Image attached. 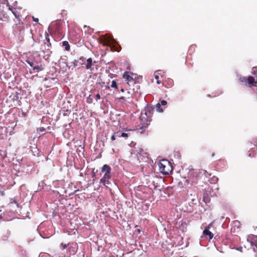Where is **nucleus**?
I'll list each match as a JSON object with an SVG mask.
<instances>
[{
	"mask_svg": "<svg viewBox=\"0 0 257 257\" xmlns=\"http://www.w3.org/2000/svg\"><path fill=\"white\" fill-rule=\"evenodd\" d=\"M153 112L154 108L151 106H147L142 110L139 118L140 130H143L148 126L152 121Z\"/></svg>",
	"mask_w": 257,
	"mask_h": 257,
	"instance_id": "obj_1",
	"label": "nucleus"
},
{
	"mask_svg": "<svg viewBox=\"0 0 257 257\" xmlns=\"http://www.w3.org/2000/svg\"><path fill=\"white\" fill-rule=\"evenodd\" d=\"M254 77L249 76L247 77H243L239 79L240 83L242 85L248 86L249 87L257 86V70H254L253 72Z\"/></svg>",
	"mask_w": 257,
	"mask_h": 257,
	"instance_id": "obj_2",
	"label": "nucleus"
},
{
	"mask_svg": "<svg viewBox=\"0 0 257 257\" xmlns=\"http://www.w3.org/2000/svg\"><path fill=\"white\" fill-rule=\"evenodd\" d=\"M160 172L164 175H169L173 170L171 163L167 160H161L159 164Z\"/></svg>",
	"mask_w": 257,
	"mask_h": 257,
	"instance_id": "obj_3",
	"label": "nucleus"
},
{
	"mask_svg": "<svg viewBox=\"0 0 257 257\" xmlns=\"http://www.w3.org/2000/svg\"><path fill=\"white\" fill-rule=\"evenodd\" d=\"M80 59L82 60V61L83 62V64L85 65L86 69L89 70L92 72L94 71V68L93 66L96 63L95 61H93L91 58H89L86 60L83 58H80Z\"/></svg>",
	"mask_w": 257,
	"mask_h": 257,
	"instance_id": "obj_4",
	"label": "nucleus"
},
{
	"mask_svg": "<svg viewBox=\"0 0 257 257\" xmlns=\"http://www.w3.org/2000/svg\"><path fill=\"white\" fill-rule=\"evenodd\" d=\"M111 179V175L103 176L102 178L100 179V183H102L104 186L108 187L109 185L111 184L110 181Z\"/></svg>",
	"mask_w": 257,
	"mask_h": 257,
	"instance_id": "obj_5",
	"label": "nucleus"
},
{
	"mask_svg": "<svg viewBox=\"0 0 257 257\" xmlns=\"http://www.w3.org/2000/svg\"><path fill=\"white\" fill-rule=\"evenodd\" d=\"M62 23L61 21H56L51 25V28L55 32L61 33Z\"/></svg>",
	"mask_w": 257,
	"mask_h": 257,
	"instance_id": "obj_6",
	"label": "nucleus"
},
{
	"mask_svg": "<svg viewBox=\"0 0 257 257\" xmlns=\"http://www.w3.org/2000/svg\"><path fill=\"white\" fill-rule=\"evenodd\" d=\"M130 73L129 72H125L122 76L127 84L129 85H130V83L133 84L134 82H135L136 81L133 77L130 75Z\"/></svg>",
	"mask_w": 257,
	"mask_h": 257,
	"instance_id": "obj_7",
	"label": "nucleus"
},
{
	"mask_svg": "<svg viewBox=\"0 0 257 257\" xmlns=\"http://www.w3.org/2000/svg\"><path fill=\"white\" fill-rule=\"evenodd\" d=\"M111 169L110 167L109 166H108V165L105 164L102 166V167L101 168V173H104L103 176H106V175H111Z\"/></svg>",
	"mask_w": 257,
	"mask_h": 257,
	"instance_id": "obj_8",
	"label": "nucleus"
},
{
	"mask_svg": "<svg viewBox=\"0 0 257 257\" xmlns=\"http://www.w3.org/2000/svg\"><path fill=\"white\" fill-rule=\"evenodd\" d=\"M211 224H209L207 226H206L205 229L203 231V234L205 236H208L209 239H211L213 237V234L209 230Z\"/></svg>",
	"mask_w": 257,
	"mask_h": 257,
	"instance_id": "obj_9",
	"label": "nucleus"
},
{
	"mask_svg": "<svg viewBox=\"0 0 257 257\" xmlns=\"http://www.w3.org/2000/svg\"><path fill=\"white\" fill-rule=\"evenodd\" d=\"M10 234L11 231L9 230H6V231L5 232L4 234L2 235V239L3 241H8Z\"/></svg>",
	"mask_w": 257,
	"mask_h": 257,
	"instance_id": "obj_10",
	"label": "nucleus"
},
{
	"mask_svg": "<svg viewBox=\"0 0 257 257\" xmlns=\"http://www.w3.org/2000/svg\"><path fill=\"white\" fill-rule=\"evenodd\" d=\"M202 200L206 204L210 202V198L207 192H204L203 193Z\"/></svg>",
	"mask_w": 257,
	"mask_h": 257,
	"instance_id": "obj_11",
	"label": "nucleus"
},
{
	"mask_svg": "<svg viewBox=\"0 0 257 257\" xmlns=\"http://www.w3.org/2000/svg\"><path fill=\"white\" fill-rule=\"evenodd\" d=\"M256 155V152L254 148H251L248 152V156L250 158L254 157Z\"/></svg>",
	"mask_w": 257,
	"mask_h": 257,
	"instance_id": "obj_12",
	"label": "nucleus"
},
{
	"mask_svg": "<svg viewBox=\"0 0 257 257\" xmlns=\"http://www.w3.org/2000/svg\"><path fill=\"white\" fill-rule=\"evenodd\" d=\"M62 46L65 47V50L66 51H69L70 49V45L68 42L66 41H63L62 42Z\"/></svg>",
	"mask_w": 257,
	"mask_h": 257,
	"instance_id": "obj_13",
	"label": "nucleus"
},
{
	"mask_svg": "<svg viewBox=\"0 0 257 257\" xmlns=\"http://www.w3.org/2000/svg\"><path fill=\"white\" fill-rule=\"evenodd\" d=\"M33 69L34 71L38 72L40 71H41L43 70V68L42 67V66H39L38 65H34V66L33 67Z\"/></svg>",
	"mask_w": 257,
	"mask_h": 257,
	"instance_id": "obj_14",
	"label": "nucleus"
},
{
	"mask_svg": "<svg viewBox=\"0 0 257 257\" xmlns=\"http://www.w3.org/2000/svg\"><path fill=\"white\" fill-rule=\"evenodd\" d=\"M48 37V35L47 34L45 40V44L47 45L48 49H49L51 46V43L50 42V39Z\"/></svg>",
	"mask_w": 257,
	"mask_h": 257,
	"instance_id": "obj_15",
	"label": "nucleus"
},
{
	"mask_svg": "<svg viewBox=\"0 0 257 257\" xmlns=\"http://www.w3.org/2000/svg\"><path fill=\"white\" fill-rule=\"evenodd\" d=\"M156 108L157 110L159 112H162L164 110L163 108L161 107V105L160 103H158L156 104Z\"/></svg>",
	"mask_w": 257,
	"mask_h": 257,
	"instance_id": "obj_16",
	"label": "nucleus"
},
{
	"mask_svg": "<svg viewBox=\"0 0 257 257\" xmlns=\"http://www.w3.org/2000/svg\"><path fill=\"white\" fill-rule=\"evenodd\" d=\"M70 37L72 38V39H77V34L75 33V32H73V31H71L70 32Z\"/></svg>",
	"mask_w": 257,
	"mask_h": 257,
	"instance_id": "obj_17",
	"label": "nucleus"
},
{
	"mask_svg": "<svg viewBox=\"0 0 257 257\" xmlns=\"http://www.w3.org/2000/svg\"><path fill=\"white\" fill-rule=\"evenodd\" d=\"M110 87L112 88H114L115 89H117V84H116V82L115 80H113L112 82H111V84L110 85Z\"/></svg>",
	"mask_w": 257,
	"mask_h": 257,
	"instance_id": "obj_18",
	"label": "nucleus"
},
{
	"mask_svg": "<svg viewBox=\"0 0 257 257\" xmlns=\"http://www.w3.org/2000/svg\"><path fill=\"white\" fill-rule=\"evenodd\" d=\"M133 84H134V86L135 87L133 88V90L136 92H138V90L140 88V86L138 85L137 83H136V81H135V82H134Z\"/></svg>",
	"mask_w": 257,
	"mask_h": 257,
	"instance_id": "obj_19",
	"label": "nucleus"
},
{
	"mask_svg": "<svg viewBox=\"0 0 257 257\" xmlns=\"http://www.w3.org/2000/svg\"><path fill=\"white\" fill-rule=\"evenodd\" d=\"M120 134V132L115 133L111 137V140L113 141L116 139V138H118V136Z\"/></svg>",
	"mask_w": 257,
	"mask_h": 257,
	"instance_id": "obj_20",
	"label": "nucleus"
},
{
	"mask_svg": "<svg viewBox=\"0 0 257 257\" xmlns=\"http://www.w3.org/2000/svg\"><path fill=\"white\" fill-rule=\"evenodd\" d=\"M129 135L130 134H128V133H120V134L118 136V138H120V137H123V138L128 137Z\"/></svg>",
	"mask_w": 257,
	"mask_h": 257,
	"instance_id": "obj_21",
	"label": "nucleus"
},
{
	"mask_svg": "<svg viewBox=\"0 0 257 257\" xmlns=\"http://www.w3.org/2000/svg\"><path fill=\"white\" fill-rule=\"evenodd\" d=\"M251 143L254 146L257 148V138H254L252 139Z\"/></svg>",
	"mask_w": 257,
	"mask_h": 257,
	"instance_id": "obj_22",
	"label": "nucleus"
},
{
	"mask_svg": "<svg viewBox=\"0 0 257 257\" xmlns=\"http://www.w3.org/2000/svg\"><path fill=\"white\" fill-rule=\"evenodd\" d=\"M203 174L207 177H209L211 175L210 173H209L206 170H202Z\"/></svg>",
	"mask_w": 257,
	"mask_h": 257,
	"instance_id": "obj_23",
	"label": "nucleus"
},
{
	"mask_svg": "<svg viewBox=\"0 0 257 257\" xmlns=\"http://www.w3.org/2000/svg\"><path fill=\"white\" fill-rule=\"evenodd\" d=\"M26 61L28 63V64H29L32 67L34 66V63L33 61H31L29 59L27 60Z\"/></svg>",
	"mask_w": 257,
	"mask_h": 257,
	"instance_id": "obj_24",
	"label": "nucleus"
},
{
	"mask_svg": "<svg viewBox=\"0 0 257 257\" xmlns=\"http://www.w3.org/2000/svg\"><path fill=\"white\" fill-rule=\"evenodd\" d=\"M161 105L165 106L167 104V102L165 100H162L161 101Z\"/></svg>",
	"mask_w": 257,
	"mask_h": 257,
	"instance_id": "obj_25",
	"label": "nucleus"
},
{
	"mask_svg": "<svg viewBox=\"0 0 257 257\" xmlns=\"http://www.w3.org/2000/svg\"><path fill=\"white\" fill-rule=\"evenodd\" d=\"M95 98L96 101L100 99L101 98L100 94L99 93L96 94L95 95Z\"/></svg>",
	"mask_w": 257,
	"mask_h": 257,
	"instance_id": "obj_26",
	"label": "nucleus"
},
{
	"mask_svg": "<svg viewBox=\"0 0 257 257\" xmlns=\"http://www.w3.org/2000/svg\"><path fill=\"white\" fill-rule=\"evenodd\" d=\"M104 45H109V42L108 40H105L104 42Z\"/></svg>",
	"mask_w": 257,
	"mask_h": 257,
	"instance_id": "obj_27",
	"label": "nucleus"
},
{
	"mask_svg": "<svg viewBox=\"0 0 257 257\" xmlns=\"http://www.w3.org/2000/svg\"><path fill=\"white\" fill-rule=\"evenodd\" d=\"M11 203H14L15 204H17V206H19L18 203L17 202V201L15 199H14L13 201Z\"/></svg>",
	"mask_w": 257,
	"mask_h": 257,
	"instance_id": "obj_28",
	"label": "nucleus"
},
{
	"mask_svg": "<svg viewBox=\"0 0 257 257\" xmlns=\"http://www.w3.org/2000/svg\"><path fill=\"white\" fill-rule=\"evenodd\" d=\"M87 102H88V103H91V102H92V99H91V98H87Z\"/></svg>",
	"mask_w": 257,
	"mask_h": 257,
	"instance_id": "obj_29",
	"label": "nucleus"
},
{
	"mask_svg": "<svg viewBox=\"0 0 257 257\" xmlns=\"http://www.w3.org/2000/svg\"><path fill=\"white\" fill-rule=\"evenodd\" d=\"M33 21L35 22H38L39 19L38 18H35L34 17L33 18Z\"/></svg>",
	"mask_w": 257,
	"mask_h": 257,
	"instance_id": "obj_30",
	"label": "nucleus"
},
{
	"mask_svg": "<svg viewBox=\"0 0 257 257\" xmlns=\"http://www.w3.org/2000/svg\"><path fill=\"white\" fill-rule=\"evenodd\" d=\"M45 130V129L44 127H41V128H40V132H44Z\"/></svg>",
	"mask_w": 257,
	"mask_h": 257,
	"instance_id": "obj_31",
	"label": "nucleus"
},
{
	"mask_svg": "<svg viewBox=\"0 0 257 257\" xmlns=\"http://www.w3.org/2000/svg\"><path fill=\"white\" fill-rule=\"evenodd\" d=\"M61 245H62L63 249H65L66 247V244H64L63 243H61Z\"/></svg>",
	"mask_w": 257,
	"mask_h": 257,
	"instance_id": "obj_32",
	"label": "nucleus"
},
{
	"mask_svg": "<svg viewBox=\"0 0 257 257\" xmlns=\"http://www.w3.org/2000/svg\"><path fill=\"white\" fill-rule=\"evenodd\" d=\"M169 81H170V86H171L172 85L173 80L171 79L170 80H169Z\"/></svg>",
	"mask_w": 257,
	"mask_h": 257,
	"instance_id": "obj_33",
	"label": "nucleus"
},
{
	"mask_svg": "<svg viewBox=\"0 0 257 257\" xmlns=\"http://www.w3.org/2000/svg\"><path fill=\"white\" fill-rule=\"evenodd\" d=\"M155 78L156 79L159 80V76L158 75H155Z\"/></svg>",
	"mask_w": 257,
	"mask_h": 257,
	"instance_id": "obj_34",
	"label": "nucleus"
},
{
	"mask_svg": "<svg viewBox=\"0 0 257 257\" xmlns=\"http://www.w3.org/2000/svg\"><path fill=\"white\" fill-rule=\"evenodd\" d=\"M157 84H160V83H161V82H160V81H159V80H157Z\"/></svg>",
	"mask_w": 257,
	"mask_h": 257,
	"instance_id": "obj_35",
	"label": "nucleus"
},
{
	"mask_svg": "<svg viewBox=\"0 0 257 257\" xmlns=\"http://www.w3.org/2000/svg\"><path fill=\"white\" fill-rule=\"evenodd\" d=\"M121 92H123V91H124V89H122H122H121Z\"/></svg>",
	"mask_w": 257,
	"mask_h": 257,
	"instance_id": "obj_36",
	"label": "nucleus"
},
{
	"mask_svg": "<svg viewBox=\"0 0 257 257\" xmlns=\"http://www.w3.org/2000/svg\"><path fill=\"white\" fill-rule=\"evenodd\" d=\"M214 155H215V154H214V153H212V157L214 156Z\"/></svg>",
	"mask_w": 257,
	"mask_h": 257,
	"instance_id": "obj_37",
	"label": "nucleus"
}]
</instances>
